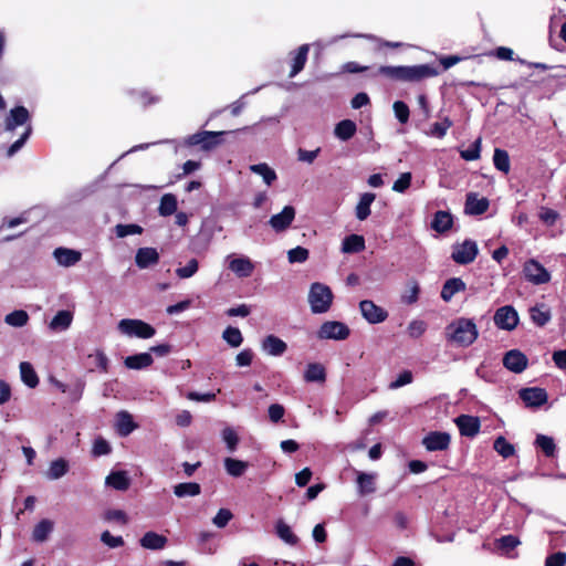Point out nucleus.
Returning a JSON list of instances; mask_svg holds the SVG:
<instances>
[{"label":"nucleus","instance_id":"1","mask_svg":"<svg viewBox=\"0 0 566 566\" xmlns=\"http://www.w3.org/2000/svg\"><path fill=\"white\" fill-rule=\"evenodd\" d=\"M344 72L347 73H361L370 71V77L384 76L392 81L400 82H421L426 78L434 77L440 74L437 66L430 64H418L411 66H387L381 65L376 70H371L369 66H363L357 62L350 61L342 66Z\"/></svg>","mask_w":566,"mask_h":566},{"label":"nucleus","instance_id":"2","mask_svg":"<svg viewBox=\"0 0 566 566\" xmlns=\"http://www.w3.org/2000/svg\"><path fill=\"white\" fill-rule=\"evenodd\" d=\"M479 336L476 324L471 318L460 317L446 327L447 340L461 347H469Z\"/></svg>","mask_w":566,"mask_h":566},{"label":"nucleus","instance_id":"3","mask_svg":"<svg viewBox=\"0 0 566 566\" xmlns=\"http://www.w3.org/2000/svg\"><path fill=\"white\" fill-rule=\"evenodd\" d=\"M333 298L334 295L329 286L319 282H315L311 285L308 302L312 313H326L332 306Z\"/></svg>","mask_w":566,"mask_h":566},{"label":"nucleus","instance_id":"4","mask_svg":"<svg viewBox=\"0 0 566 566\" xmlns=\"http://www.w3.org/2000/svg\"><path fill=\"white\" fill-rule=\"evenodd\" d=\"M228 132H211V130H200L192 135H189L186 138V145L193 147L200 146V149L203 151H210L216 149L223 143V136L227 135Z\"/></svg>","mask_w":566,"mask_h":566},{"label":"nucleus","instance_id":"5","mask_svg":"<svg viewBox=\"0 0 566 566\" xmlns=\"http://www.w3.org/2000/svg\"><path fill=\"white\" fill-rule=\"evenodd\" d=\"M118 326L123 333L143 339L151 338L156 334V329L142 319L125 318L119 322Z\"/></svg>","mask_w":566,"mask_h":566},{"label":"nucleus","instance_id":"6","mask_svg":"<svg viewBox=\"0 0 566 566\" xmlns=\"http://www.w3.org/2000/svg\"><path fill=\"white\" fill-rule=\"evenodd\" d=\"M479 253V248L475 241L467 239L462 243L453 245L451 259L461 265L472 263Z\"/></svg>","mask_w":566,"mask_h":566},{"label":"nucleus","instance_id":"7","mask_svg":"<svg viewBox=\"0 0 566 566\" xmlns=\"http://www.w3.org/2000/svg\"><path fill=\"white\" fill-rule=\"evenodd\" d=\"M349 334V327L345 323L337 321H326L317 331V337L319 339L344 340Z\"/></svg>","mask_w":566,"mask_h":566},{"label":"nucleus","instance_id":"8","mask_svg":"<svg viewBox=\"0 0 566 566\" xmlns=\"http://www.w3.org/2000/svg\"><path fill=\"white\" fill-rule=\"evenodd\" d=\"M523 274L526 281L541 285L551 281L549 272L536 260L530 259L523 265Z\"/></svg>","mask_w":566,"mask_h":566},{"label":"nucleus","instance_id":"9","mask_svg":"<svg viewBox=\"0 0 566 566\" xmlns=\"http://www.w3.org/2000/svg\"><path fill=\"white\" fill-rule=\"evenodd\" d=\"M359 310L363 315V317L369 323V324H379L387 319L388 312L382 308L381 306H378L375 304V302L370 300H363L359 302Z\"/></svg>","mask_w":566,"mask_h":566},{"label":"nucleus","instance_id":"10","mask_svg":"<svg viewBox=\"0 0 566 566\" xmlns=\"http://www.w3.org/2000/svg\"><path fill=\"white\" fill-rule=\"evenodd\" d=\"M495 325L505 331L514 329L518 324V315L515 308L511 305H505L496 310L494 314Z\"/></svg>","mask_w":566,"mask_h":566},{"label":"nucleus","instance_id":"11","mask_svg":"<svg viewBox=\"0 0 566 566\" xmlns=\"http://www.w3.org/2000/svg\"><path fill=\"white\" fill-rule=\"evenodd\" d=\"M518 396L528 408H539L545 405L548 399L546 390L541 387L522 388L518 391Z\"/></svg>","mask_w":566,"mask_h":566},{"label":"nucleus","instance_id":"12","mask_svg":"<svg viewBox=\"0 0 566 566\" xmlns=\"http://www.w3.org/2000/svg\"><path fill=\"white\" fill-rule=\"evenodd\" d=\"M450 441L451 437L448 432L431 431L422 439V444L430 452L444 451L449 448Z\"/></svg>","mask_w":566,"mask_h":566},{"label":"nucleus","instance_id":"13","mask_svg":"<svg viewBox=\"0 0 566 566\" xmlns=\"http://www.w3.org/2000/svg\"><path fill=\"white\" fill-rule=\"evenodd\" d=\"M528 359L525 354L518 349L509 350L503 357V365L510 371L520 374L527 367Z\"/></svg>","mask_w":566,"mask_h":566},{"label":"nucleus","instance_id":"14","mask_svg":"<svg viewBox=\"0 0 566 566\" xmlns=\"http://www.w3.org/2000/svg\"><path fill=\"white\" fill-rule=\"evenodd\" d=\"M295 218V209L293 206H285L280 213L273 214L269 220L270 226L276 232L285 231Z\"/></svg>","mask_w":566,"mask_h":566},{"label":"nucleus","instance_id":"15","mask_svg":"<svg viewBox=\"0 0 566 566\" xmlns=\"http://www.w3.org/2000/svg\"><path fill=\"white\" fill-rule=\"evenodd\" d=\"M30 120V113L24 106L13 107L4 122L7 132H13L18 126H23Z\"/></svg>","mask_w":566,"mask_h":566},{"label":"nucleus","instance_id":"16","mask_svg":"<svg viewBox=\"0 0 566 566\" xmlns=\"http://www.w3.org/2000/svg\"><path fill=\"white\" fill-rule=\"evenodd\" d=\"M460 434L464 437H475L480 432L481 422L478 417L469 415H460L455 419Z\"/></svg>","mask_w":566,"mask_h":566},{"label":"nucleus","instance_id":"17","mask_svg":"<svg viewBox=\"0 0 566 566\" xmlns=\"http://www.w3.org/2000/svg\"><path fill=\"white\" fill-rule=\"evenodd\" d=\"M490 202L486 198H478L476 193L467 195L464 211L468 214L479 216L489 209Z\"/></svg>","mask_w":566,"mask_h":566},{"label":"nucleus","instance_id":"18","mask_svg":"<svg viewBox=\"0 0 566 566\" xmlns=\"http://www.w3.org/2000/svg\"><path fill=\"white\" fill-rule=\"evenodd\" d=\"M159 254L155 248H140L135 255L136 265L139 269H147L150 265L157 264Z\"/></svg>","mask_w":566,"mask_h":566},{"label":"nucleus","instance_id":"19","mask_svg":"<svg viewBox=\"0 0 566 566\" xmlns=\"http://www.w3.org/2000/svg\"><path fill=\"white\" fill-rule=\"evenodd\" d=\"M167 543L168 538L165 535L158 534L153 531L146 532L139 539V544L142 547L151 551L163 549L165 548Z\"/></svg>","mask_w":566,"mask_h":566},{"label":"nucleus","instance_id":"20","mask_svg":"<svg viewBox=\"0 0 566 566\" xmlns=\"http://www.w3.org/2000/svg\"><path fill=\"white\" fill-rule=\"evenodd\" d=\"M53 255L56 262L63 266L75 265L82 258L81 252L67 248H56Z\"/></svg>","mask_w":566,"mask_h":566},{"label":"nucleus","instance_id":"21","mask_svg":"<svg viewBox=\"0 0 566 566\" xmlns=\"http://www.w3.org/2000/svg\"><path fill=\"white\" fill-rule=\"evenodd\" d=\"M154 358L150 353H139L127 356L124 360V365L128 369L140 370L151 366Z\"/></svg>","mask_w":566,"mask_h":566},{"label":"nucleus","instance_id":"22","mask_svg":"<svg viewBox=\"0 0 566 566\" xmlns=\"http://www.w3.org/2000/svg\"><path fill=\"white\" fill-rule=\"evenodd\" d=\"M467 289L465 283L460 277H451L444 282L441 290V298L444 302H450L454 294L464 292Z\"/></svg>","mask_w":566,"mask_h":566},{"label":"nucleus","instance_id":"23","mask_svg":"<svg viewBox=\"0 0 566 566\" xmlns=\"http://www.w3.org/2000/svg\"><path fill=\"white\" fill-rule=\"evenodd\" d=\"M308 51H310V45L302 44L301 46L297 48V50L295 52L292 53L293 57H292V67H291L290 74H289L290 77H294L304 69L306 61H307Z\"/></svg>","mask_w":566,"mask_h":566},{"label":"nucleus","instance_id":"24","mask_svg":"<svg viewBox=\"0 0 566 566\" xmlns=\"http://www.w3.org/2000/svg\"><path fill=\"white\" fill-rule=\"evenodd\" d=\"M262 348L271 356H282L286 352L287 345L280 337L268 335L262 340Z\"/></svg>","mask_w":566,"mask_h":566},{"label":"nucleus","instance_id":"25","mask_svg":"<svg viewBox=\"0 0 566 566\" xmlns=\"http://www.w3.org/2000/svg\"><path fill=\"white\" fill-rule=\"evenodd\" d=\"M137 428L132 415L127 411H119L116 415V431L120 437H126Z\"/></svg>","mask_w":566,"mask_h":566},{"label":"nucleus","instance_id":"26","mask_svg":"<svg viewBox=\"0 0 566 566\" xmlns=\"http://www.w3.org/2000/svg\"><path fill=\"white\" fill-rule=\"evenodd\" d=\"M453 226L452 214L448 211L439 210L434 213L431 221V228L438 233L449 231Z\"/></svg>","mask_w":566,"mask_h":566},{"label":"nucleus","instance_id":"27","mask_svg":"<svg viewBox=\"0 0 566 566\" xmlns=\"http://www.w3.org/2000/svg\"><path fill=\"white\" fill-rule=\"evenodd\" d=\"M73 321V314L70 311H59L51 319L49 327L53 332H62L67 329Z\"/></svg>","mask_w":566,"mask_h":566},{"label":"nucleus","instance_id":"28","mask_svg":"<svg viewBox=\"0 0 566 566\" xmlns=\"http://www.w3.org/2000/svg\"><path fill=\"white\" fill-rule=\"evenodd\" d=\"M376 195L373 192H365L360 196L356 206L355 213L359 221L366 220L370 216V206L375 201Z\"/></svg>","mask_w":566,"mask_h":566},{"label":"nucleus","instance_id":"29","mask_svg":"<svg viewBox=\"0 0 566 566\" xmlns=\"http://www.w3.org/2000/svg\"><path fill=\"white\" fill-rule=\"evenodd\" d=\"M106 484L117 491H126L130 485V480L126 471L111 472L106 478Z\"/></svg>","mask_w":566,"mask_h":566},{"label":"nucleus","instance_id":"30","mask_svg":"<svg viewBox=\"0 0 566 566\" xmlns=\"http://www.w3.org/2000/svg\"><path fill=\"white\" fill-rule=\"evenodd\" d=\"M366 248L365 239L359 234H349L345 237L342 243V251L344 253H359Z\"/></svg>","mask_w":566,"mask_h":566},{"label":"nucleus","instance_id":"31","mask_svg":"<svg viewBox=\"0 0 566 566\" xmlns=\"http://www.w3.org/2000/svg\"><path fill=\"white\" fill-rule=\"evenodd\" d=\"M356 482L358 493L361 496L371 494L376 491L375 474L358 472Z\"/></svg>","mask_w":566,"mask_h":566},{"label":"nucleus","instance_id":"32","mask_svg":"<svg viewBox=\"0 0 566 566\" xmlns=\"http://www.w3.org/2000/svg\"><path fill=\"white\" fill-rule=\"evenodd\" d=\"M307 382H323L326 380V370L322 364L310 363L304 373Z\"/></svg>","mask_w":566,"mask_h":566},{"label":"nucleus","instance_id":"33","mask_svg":"<svg viewBox=\"0 0 566 566\" xmlns=\"http://www.w3.org/2000/svg\"><path fill=\"white\" fill-rule=\"evenodd\" d=\"M230 270L240 276H250L254 270V265L248 258H237L230 262Z\"/></svg>","mask_w":566,"mask_h":566},{"label":"nucleus","instance_id":"34","mask_svg":"<svg viewBox=\"0 0 566 566\" xmlns=\"http://www.w3.org/2000/svg\"><path fill=\"white\" fill-rule=\"evenodd\" d=\"M53 522L43 518L33 528L32 539L38 543H42L48 539L49 535L53 531Z\"/></svg>","mask_w":566,"mask_h":566},{"label":"nucleus","instance_id":"35","mask_svg":"<svg viewBox=\"0 0 566 566\" xmlns=\"http://www.w3.org/2000/svg\"><path fill=\"white\" fill-rule=\"evenodd\" d=\"M534 444L536 448L541 449L546 458L555 457L556 443L552 437L537 434Z\"/></svg>","mask_w":566,"mask_h":566},{"label":"nucleus","instance_id":"36","mask_svg":"<svg viewBox=\"0 0 566 566\" xmlns=\"http://www.w3.org/2000/svg\"><path fill=\"white\" fill-rule=\"evenodd\" d=\"M201 493V486L197 482H184L174 486V494L177 497L197 496Z\"/></svg>","mask_w":566,"mask_h":566},{"label":"nucleus","instance_id":"37","mask_svg":"<svg viewBox=\"0 0 566 566\" xmlns=\"http://www.w3.org/2000/svg\"><path fill=\"white\" fill-rule=\"evenodd\" d=\"M276 535L289 545H296L298 537L293 533L292 528L283 521L279 520L275 524Z\"/></svg>","mask_w":566,"mask_h":566},{"label":"nucleus","instance_id":"38","mask_svg":"<svg viewBox=\"0 0 566 566\" xmlns=\"http://www.w3.org/2000/svg\"><path fill=\"white\" fill-rule=\"evenodd\" d=\"M20 375L22 381L29 388H35L39 385V377L33 368V366L29 361H22L20 364Z\"/></svg>","mask_w":566,"mask_h":566},{"label":"nucleus","instance_id":"39","mask_svg":"<svg viewBox=\"0 0 566 566\" xmlns=\"http://www.w3.org/2000/svg\"><path fill=\"white\" fill-rule=\"evenodd\" d=\"M357 130L356 123L352 119H343L335 127V135L342 140L350 139Z\"/></svg>","mask_w":566,"mask_h":566},{"label":"nucleus","instance_id":"40","mask_svg":"<svg viewBox=\"0 0 566 566\" xmlns=\"http://www.w3.org/2000/svg\"><path fill=\"white\" fill-rule=\"evenodd\" d=\"M177 207L178 202L176 196L172 193H166L160 199L158 211L160 216L168 217L177 211Z\"/></svg>","mask_w":566,"mask_h":566},{"label":"nucleus","instance_id":"41","mask_svg":"<svg viewBox=\"0 0 566 566\" xmlns=\"http://www.w3.org/2000/svg\"><path fill=\"white\" fill-rule=\"evenodd\" d=\"M530 315L532 322L539 327L545 326L551 319V312L545 308L544 304L531 307Z\"/></svg>","mask_w":566,"mask_h":566},{"label":"nucleus","instance_id":"42","mask_svg":"<svg viewBox=\"0 0 566 566\" xmlns=\"http://www.w3.org/2000/svg\"><path fill=\"white\" fill-rule=\"evenodd\" d=\"M249 463L242 460L226 458L224 468L231 476L239 478L244 474Z\"/></svg>","mask_w":566,"mask_h":566},{"label":"nucleus","instance_id":"43","mask_svg":"<svg viewBox=\"0 0 566 566\" xmlns=\"http://www.w3.org/2000/svg\"><path fill=\"white\" fill-rule=\"evenodd\" d=\"M493 164L497 170L507 174L511 169L509 153L504 149L495 148L493 154Z\"/></svg>","mask_w":566,"mask_h":566},{"label":"nucleus","instance_id":"44","mask_svg":"<svg viewBox=\"0 0 566 566\" xmlns=\"http://www.w3.org/2000/svg\"><path fill=\"white\" fill-rule=\"evenodd\" d=\"M67 471L69 462L63 458H59L51 462L48 476L52 480H56L65 475Z\"/></svg>","mask_w":566,"mask_h":566},{"label":"nucleus","instance_id":"45","mask_svg":"<svg viewBox=\"0 0 566 566\" xmlns=\"http://www.w3.org/2000/svg\"><path fill=\"white\" fill-rule=\"evenodd\" d=\"M493 448L504 459L511 458L515 453L514 446L502 436L494 440Z\"/></svg>","mask_w":566,"mask_h":566},{"label":"nucleus","instance_id":"46","mask_svg":"<svg viewBox=\"0 0 566 566\" xmlns=\"http://www.w3.org/2000/svg\"><path fill=\"white\" fill-rule=\"evenodd\" d=\"M222 338L231 347H239L243 342V336L238 327L228 326L223 333Z\"/></svg>","mask_w":566,"mask_h":566},{"label":"nucleus","instance_id":"47","mask_svg":"<svg viewBox=\"0 0 566 566\" xmlns=\"http://www.w3.org/2000/svg\"><path fill=\"white\" fill-rule=\"evenodd\" d=\"M420 286L416 280H410L407 284V289L401 296V301L405 304H415L419 298Z\"/></svg>","mask_w":566,"mask_h":566},{"label":"nucleus","instance_id":"48","mask_svg":"<svg viewBox=\"0 0 566 566\" xmlns=\"http://www.w3.org/2000/svg\"><path fill=\"white\" fill-rule=\"evenodd\" d=\"M29 321V315L23 310H15L8 315H6L4 322L13 327H22Z\"/></svg>","mask_w":566,"mask_h":566},{"label":"nucleus","instance_id":"49","mask_svg":"<svg viewBox=\"0 0 566 566\" xmlns=\"http://www.w3.org/2000/svg\"><path fill=\"white\" fill-rule=\"evenodd\" d=\"M453 125L449 117H444L441 122H436L431 125L428 135L436 138H443L447 135L448 129Z\"/></svg>","mask_w":566,"mask_h":566},{"label":"nucleus","instance_id":"50","mask_svg":"<svg viewBox=\"0 0 566 566\" xmlns=\"http://www.w3.org/2000/svg\"><path fill=\"white\" fill-rule=\"evenodd\" d=\"M251 170L260 176H262L264 182L270 186L274 180H276L275 171L270 168L266 164H256L251 166Z\"/></svg>","mask_w":566,"mask_h":566},{"label":"nucleus","instance_id":"51","mask_svg":"<svg viewBox=\"0 0 566 566\" xmlns=\"http://www.w3.org/2000/svg\"><path fill=\"white\" fill-rule=\"evenodd\" d=\"M396 118L400 124H407L410 117L409 106L402 101H396L392 105Z\"/></svg>","mask_w":566,"mask_h":566},{"label":"nucleus","instance_id":"52","mask_svg":"<svg viewBox=\"0 0 566 566\" xmlns=\"http://www.w3.org/2000/svg\"><path fill=\"white\" fill-rule=\"evenodd\" d=\"M112 452V447L108 443L107 440H105L103 437H97L92 447V454L94 457H102L107 455Z\"/></svg>","mask_w":566,"mask_h":566},{"label":"nucleus","instance_id":"53","mask_svg":"<svg viewBox=\"0 0 566 566\" xmlns=\"http://www.w3.org/2000/svg\"><path fill=\"white\" fill-rule=\"evenodd\" d=\"M143 231H144V229L140 226L135 224V223H130V224L119 223L115 227V232L118 238H125V237L132 235V234H142Z\"/></svg>","mask_w":566,"mask_h":566},{"label":"nucleus","instance_id":"54","mask_svg":"<svg viewBox=\"0 0 566 566\" xmlns=\"http://www.w3.org/2000/svg\"><path fill=\"white\" fill-rule=\"evenodd\" d=\"M481 153V139H476L472 143L469 148L461 150L460 156L467 161L476 160L480 158Z\"/></svg>","mask_w":566,"mask_h":566},{"label":"nucleus","instance_id":"55","mask_svg":"<svg viewBox=\"0 0 566 566\" xmlns=\"http://www.w3.org/2000/svg\"><path fill=\"white\" fill-rule=\"evenodd\" d=\"M310 252L306 248L296 247L287 252L290 263H303L308 259Z\"/></svg>","mask_w":566,"mask_h":566},{"label":"nucleus","instance_id":"56","mask_svg":"<svg viewBox=\"0 0 566 566\" xmlns=\"http://www.w3.org/2000/svg\"><path fill=\"white\" fill-rule=\"evenodd\" d=\"M32 134V126L30 124H28V126L25 127V130L23 132V134L20 136L19 139H17L9 148H8V151H7V156L8 157H12L18 150H20L22 148V146L25 144V142L29 139L30 135Z\"/></svg>","mask_w":566,"mask_h":566},{"label":"nucleus","instance_id":"57","mask_svg":"<svg viewBox=\"0 0 566 566\" xmlns=\"http://www.w3.org/2000/svg\"><path fill=\"white\" fill-rule=\"evenodd\" d=\"M198 269H199L198 260L191 259L188 261V263L185 266L178 268L176 270V274L180 279H188V277H191L198 271Z\"/></svg>","mask_w":566,"mask_h":566},{"label":"nucleus","instance_id":"58","mask_svg":"<svg viewBox=\"0 0 566 566\" xmlns=\"http://www.w3.org/2000/svg\"><path fill=\"white\" fill-rule=\"evenodd\" d=\"M90 359H93V365L101 371H108V358L102 350H96L94 355L88 356Z\"/></svg>","mask_w":566,"mask_h":566},{"label":"nucleus","instance_id":"59","mask_svg":"<svg viewBox=\"0 0 566 566\" xmlns=\"http://www.w3.org/2000/svg\"><path fill=\"white\" fill-rule=\"evenodd\" d=\"M411 172H402L400 177L394 182L392 190L396 192H405L411 185Z\"/></svg>","mask_w":566,"mask_h":566},{"label":"nucleus","instance_id":"60","mask_svg":"<svg viewBox=\"0 0 566 566\" xmlns=\"http://www.w3.org/2000/svg\"><path fill=\"white\" fill-rule=\"evenodd\" d=\"M222 439L226 442L228 449L233 452L239 443V437L232 428H226L222 431Z\"/></svg>","mask_w":566,"mask_h":566},{"label":"nucleus","instance_id":"61","mask_svg":"<svg viewBox=\"0 0 566 566\" xmlns=\"http://www.w3.org/2000/svg\"><path fill=\"white\" fill-rule=\"evenodd\" d=\"M104 520L107 522H118L122 525H126L128 523V517L126 513L122 510H107L104 513Z\"/></svg>","mask_w":566,"mask_h":566},{"label":"nucleus","instance_id":"62","mask_svg":"<svg viewBox=\"0 0 566 566\" xmlns=\"http://www.w3.org/2000/svg\"><path fill=\"white\" fill-rule=\"evenodd\" d=\"M101 541L109 548L122 547L125 544L122 536H113L108 531H104L101 534Z\"/></svg>","mask_w":566,"mask_h":566},{"label":"nucleus","instance_id":"63","mask_svg":"<svg viewBox=\"0 0 566 566\" xmlns=\"http://www.w3.org/2000/svg\"><path fill=\"white\" fill-rule=\"evenodd\" d=\"M233 514L228 509H220L216 516L213 517V524L219 527H226L228 523L232 520Z\"/></svg>","mask_w":566,"mask_h":566},{"label":"nucleus","instance_id":"64","mask_svg":"<svg viewBox=\"0 0 566 566\" xmlns=\"http://www.w3.org/2000/svg\"><path fill=\"white\" fill-rule=\"evenodd\" d=\"M566 564V553L557 552L551 554L545 559V566H565Z\"/></svg>","mask_w":566,"mask_h":566}]
</instances>
